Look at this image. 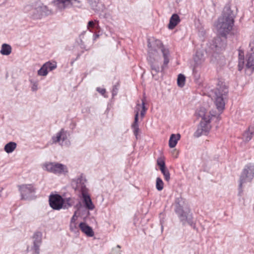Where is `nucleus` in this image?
<instances>
[{
	"instance_id": "f257e3e1",
	"label": "nucleus",
	"mask_w": 254,
	"mask_h": 254,
	"mask_svg": "<svg viewBox=\"0 0 254 254\" xmlns=\"http://www.w3.org/2000/svg\"><path fill=\"white\" fill-rule=\"evenodd\" d=\"M148 58L153 76L160 71L163 72L169 62V51L158 39L148 40Z\"/></svg>"
},
{
	"instance_id": "f03ea898",
	"label": "nucleus",
	"mask_w": 254,
	"mask_h": 254,
	"mask_svg": "<svg viewBox=\"0 0 254 254\" xmlns=\"http://www.w3.org/2000/svg\"><path fill=\"white\" fill-rule=\"evenodd\" d=\"M235 14L230 6L226 5L223 9L222 16L218 19L215 25L218 35L226 37L232 30Z\"/></svg>"
},
{
	"instance_id": "7ed1b4c3",
	"label": "nucleus",
	"mask_w": 254,
	"mask_h": 254,
	"mask_svg": "<svg viewBox=\"0 0 254 254\" xmlns=\"http://www.w3.org/2000/svg\"><path fill=\"white\" fill-rule=\"evenodd\" d=\"M175 211L183 225L188 223L193 228H195V223L193 221L192 214L183 198L176 199Z\"/></svg>"
},
{
	"instance_id": "20e7f679",
	"label": "nucleus",
	"mask_w": 254,
	"mask_h": 254,
	"mask_svg": "<svg viewBox=\"0 0 254 254\" xmlns=\"http://www.w3.org/2000/svg\"><path fill=\"white\" fill-rule=\"evenodd\" d=\"M216 107L220 114L225 108L224 99L228 93V89L225 83L219 81L215 89L212 91Z\"/></svg>"
},
{
	"instance_id": "39448f33",
	"label": "nucleus",
	"mask_w": 254,
	"mask_h": 254,
	"mask_svg": "<svg viewBox=\"0 0 254 254\" xmlns=\"http://www.w3.org/2000/svg\"><path fill=\"white\" fill-rule=\"evenodd\" d=\"M254 178V164L249 163L243 169L240 177L239 193L242 191L243 184L251 182Z\"/></svg>"
},
{
	"instance_id": "423d86ee",
	"label": "nucleus",
	"mask_w": 254,
	"mask_h": 254,
	"mask_svg": "<svg viewBox=\"0 0 254 254\" xmlns=\"http://www.w3.org/2000/svg\"><path fill=\"white\" fill-rule=\"evenodd\" d=\"M52 2L57 9L61 12L69 8H80L82 6L80 0H54Z\"/></svg>"
},
{
	"instance_id": "0eeeda50",
	"label": "nucleus",
	"mask_w": 254,
	"mask_h": 254,
	"mask_svg": "<svg viewBox=\"0 0 254 254\" xmlns=\"http://www.w3.org/2000/svg\"><path fill=\"white\" fill-rule=\"evenodd\" d=\"M50 206L54 210H60L62 208L65 209L71 206L69 203L70 198L66 199V203H64V200L59 194H52L49 196Z\"/></svg>"
},
{
	"instance_id": "6e6552de",
	"label": "nucleus",
	"mask_w": 254,
	"mask_h": 254,
	"mask_svg": "<svg viewBox=\"0 0 254 254\" xmlns=\"http://www.w3.org/2000/svg\"><path fill=\"white\" fill-rule=\"evenodd\" d=\"M140 107H141L142 108V110L140 112V116L142 118H143L145 115L146 111L147 110V109L145 108V101L143 99L142 100L141 105H140L139 103L137 104L135 110V115L134 117V121L133 123L131 125V127L133 129V133L136 138H137L138 133L139 130L138 121Z\"/></svg>"
},
{
	"instance_id": "1a4fd4ad",
	"label": "nucleus",
	"mask_w": 254,
	"mask_h": 254,
	"mask_svg": "<svg viewBox=\"0 0 254 254\" xmlns=\"http://www.w3.org/2000/svg\"><path fill=\"white\" fill-rule=\"evenodd\" d=\"M22 199L31 198L35 193L36 188L33 184H22L18 186Z\"/></svg>"
},
{
	"instance_id": "9d476101",
	"label": "nucleus",
	"mask_w": 254,
	"mask_h": 254,
	"mask_svg": "<svg viewBox=\"0 0 254 254\" xmlns=\"http://www.w3.org/2000/svg\"><path fill=\"white\" fill-rule=\"evenodd\" d=\"M44 170L54 174H62L67 172L66 166L58 163H46L43 165Z\"/></svg>"
},
{
	"instance_id": "9b49d317",
	"label": "nucleus",
	"mask_w": 254,
	"mask_h": 254,
	"mask_svg": "<svg viewBox=\"0 0 254 254\" xmlns=\"http://www.w3.org/2000/svg\"><path fill=\"white\" fill-rule=\"evenodd\" d=\"M211 119L201 120L199 123L197 130L194 133V136L198 137L201 135H207L209 132L211 126L210 125V121Z\"/></svg>"
},
{
	"instance_id": "f8f14e48",
	"label": "nucleus",
	"mask_w": 254,
	"mask_h": 254,
	"mask_svg": "<svg viewBox=\"0 0 254 254\" xmlns=\"http://www.w3.org/2000/svg\"><path fill=\"white\" fill-rule=\"evenodd\" d=\"M86 179L82 176L72 181V185L75 190L81 192L82 194L86 192L87 189L86 188Z\"/></svg>"
},
{
	"instance_id": "ddd939ff",
	"label": "nucleus",
	"mask_w": 254,
	"mask_h": 254,
	"mask_svg": "<svg viewBox=\"0 0 254 254\" xmlns=\"http://www.w3.org/2000/svg\"><path fill=\"white\" fill-rule=\"evenodd\" d=\"M157 164L164 175L165 180L167 182H169L170 179V174L168 169L166 167L164 157L162 156L159 157L157 160Z\"/></svg>"
},
{
	"instance_id": "4468645a",
	"label": "nucleus",
	"mask_w": 254,
	"mask_h": 254,
	"mask_svg": "<svg viewBox=\"0 0 254 254\" xmlns=\"http://www.w3.org/2000/svg\"><path fill=\"white\" fill-rule=\"evenodd\" d=\"M226 37H221L219 35L214 39L212 41V46L215 48L216 51L224 48L226 45Z\"/></svg>"
},
{
	"instance_id": "2eb2a0df",
	"label": "nucleus",
	"mask_w": 254,
	"mask_h": 254,
	"mask_svg": "<svg viewBox=\"0 0 254 254\" xmlns=\"http://www.w3.org/2000/svg\"><path fill=\"white\" fill-rule=\"evenodd\" d=\"M197 116L201 118L202 120L211 119L212 117L215 116L211 112H208L204 107H200L196 112Z\"/></svg>"
},
{
	"instance_id": "dca6fc26",
	"label": "nucleus",
	"mask_w": 254,
	"mask_h": 254,
	"mask_svg": "<svg viewBox=\"0 0 254 254\" xmlns=\"http://www.w3.org/2000/svg\"><path fill=\"white\" fill-rule=\"evenodd\" d=\"M205 60L204 54L201 51H197L194 57V61L195 63L194 68L201 64ZM194 71V69L193 70Z\"/></svg>"
},
{
	"instance_id": "f3484780",
	"label": "nucleus",
	"mask_w": 254,
	"mask_h": 254,
	"mask_svg": "<svg viewBox=\"0 0 254 254\" xmlns=\"http://www.w3.org/2000/svg\"><path fill=\"white\" fill-rule=\"evenodd\" d=\"M79 227L81 231L84 233L88 237H93L94 233L92 228L84 222H81Z\"/></svg>"
},
{
	"instance_id": "a211bd4d",
	"label": "nucleus",
	"mask_w": 254,
	"mask_h": 254,
	"mask_svg": "<svg viewBox=\"0 0 254 254\" xmlns=\"http://www.w3.org/2000/svg\"><path fill=\"white\" fill-rule=\"evenodd\" d=\"M180 17L177 14H173L170 18L168 28L170 29H173L180 22Z\"/></svg>"
},
{
	"instance_id": "6ab92c4d",
	"label": "nucleus",
	"mask_w": 254,
	"mask_h": 254,
	"mask_svg": "<svg viewBox=\"0 0 254 254\" xmlns=\"http://www.w3.org/2000/svg\"><path fill=\"white\" fill-rule=\"evenodd\" d=\"M67 138L66 131L64 129L58 132L56 136L52 137L53 142L54 143L60 142L61 141H64Z\"/></svg>"
},
{
	"instance_id": "aec40b11",
	"label": "nucleus",
	"mask_w": 254,
	"mask_h": 254,
	"mask_svg": "<svg viewBox=\"0 0 254 254\" xmlns=\"http://www.w3.org/2000/svg\"><path fill=\"white\" fill-rule=\"evenodd\" d=\"M246 67L248 68L254 69V52L248 53L246 55Z\"/></svg>"
},
{
	"instance_id": "412c9836",
	"label": "nucleus",
	"mask_w": 254,
	"mask_h": 254,
	"mask_svg": "<svg viewBox=\"0 0 254 254\" xmlns=\"http://www.w3.org/2000/svg\"><path fill=\"white\" fill-rule=\"evenodd\" d=\"M82 196L85 207L89 210H93L94 208V205L93 204L90 196L86 193H83Z\"/></svg>"
},
{
	"instance_id": "4be33fe9",
	"label": "nucleus",
	"mask_w": 254,
	"mask_h": 254,
	"mask_svg": "<svg viewBox=\"0 0 254 254\" xmlns=\"http://www.w3.org/2000/svg\"><path fill=\"white\" fill-rule=\"evenodd\" d=\"M181 138V135L179 133L171 134L169 140V146L170 148H174L177 144L178 140Z\"/></svg>"
},
{
	"instance_id": "5701e85b",
	"label": "nucleus",
	"mask_w": 254,
	"mask_h": 254,
	"mask_svg": "<svg viewBox=\"0 0 254 254\" xmlns=\"http://www.w3.org/2000/svg\"><path fill=\"white\" fill-rule=\"evenodd\" d=\"M254 133V130L253 128L249 127V128L245 131L243 135V139L246 142L249 141L253 137Z\"/></svg>"
},
{
	"instance_id": "b1692460",
	"label": "nucleus",
	"mask_w": 254,
	"mask_h": 254,
	"mask_svg": "<svg viewBox=\"0 0 254 254\" xmlns=\"http://www.w3.org/2000/svg\"><path fill=\"white\" fill-rule=\"evenodd\" d=\"M12 49L11 46L7 44H3L0 53L2 55L8 56L11 53Z\"/></svg>"
},
{
	"instance_id": "393cba45",
	"label": "nucleus",
	"mask_w": 254,
	"mask_h": 254,
	"mask_svg": "<svg viewBox=\"0 0 254 254\" xmlns=\"http://www.w3.org/2000/svg\"><path fill=\"white\" fill-rule=\"evenodd\" d=\"M31 17L33 19H41L42 17V14L40 6L37 8L32 9L31 12Z\"/></svg>"
},
{
	"instance_id": "a878e982",
	"label": "nucleus",
	"mask_w": 254,
	"mask_h": 254,
	"mask_svg": "<svg viewBox=\"0 0 254 254\" xmlns=\"http://www.w3.org/2000/svg\"><path fill=\"white\" fill-rule=\"evenodd\" d=\"M16 146L17 144L15 142H10L5 145L4 150L6 153H10L15 149Z\"/></svg>"
},
{
	"instance_id": "bb28decb",
	"label": "nucleus",
	"mask_w": 254,
	"mask_h": 254,
	"mask_svg": "<svg viewBox=\"0 0 254 254\" xmlns=\"http://www.w3.org/2000/svg\"><path fill=\"white\" fill-rule=\"evenodd\" d=\"M244 65V53L243 51L239 50V64L238 68L239 70L241 71Z\"/></svg>"
},
{
	"instance_id": "cd10ccee",
	"label": "nucleus",
	"mask_w": 254,
	"mask_h": 254,
	"mask_svg": "<svg viewBox=\"0 0 254 254\" xmlns=\"http://www.w3.org/2000/svg\"><path fill=\"white\" fill-rule=\"evenodd\" d=\"M88 2L90 5L91 8L95 11H99L98 4L100 0H87Z\"/></svg>"
},
{
	"instance_id": "c85d7f7f",
	"label": "nucleus",
	"mask_w": 254,
	"mask_h": 254,
	"mask_svg": "<svg viewBox=\"0 0 254 254\" xmlns=\"http://www.w3.org/2000/svg\"><path fill=\"white\" fill-rule=\"evenodd\" d=\"M42 234L40 232H36L33 235L34 242L33 243L41 244Z\"/></svg>"
},
{
	"instance_id": "c756f323",
	"label": "nucleus",
	"mask_w": 254,
	"mask_h": 254,
	"mask_svg": "<svg viewBox=\"0 0 254 254\" xmlns=\"http://www.w3.org/2000/svg\"><path fill=\"white\" fill-rule=\"evenodd\" d=\"M44 65L47 69V70L48 72L49 71H52V70H54L57 66V63L55 62H47L45 64H44Z\"/></svg>"
},
{
	"instance_id": "7c9ffc66",
	"label": "nucleus",
	"mask_w": 254,
	"mask_h": 254,
	"mask_svg": "<svg viewBox=\"0 0 254 254\" xmlns=\"http://www.w3.org/2000/svg\"><path fill=\"white\" fill-rule=\"evenodd\" d=\"M186 81V77L184 75L179 74L177 79L178 85L180 87H183L185 85Z\"/></svg>"
},
{
	"instance_id": "2f4dec72",
	"label": "nucleus",
	"mask_w": 254,
	"mask_h": 254,
	"mask_svg": "<svg viewBox=\"0 0 254 254\" xmlns=\"http://www.w3.org/2000/svg\"><path fill=\"white\" fill-rule=\"evenodd\" d=\"M40 9H41L42 16L43 15H48L52 14V11L49 9L48 7L46 5L40 6Z\"/></svg>"
},
{
	"instance_id": "473e14b6",
	"label": "nucleus",
	"mask_w": 254,
	"mask_h": 254,
	"mask_svg": "<svg viewBox=\"0 0 254 254\" xmlns=\"http://www.w3.org/2000/svg\"><path fill=\"white\" fill-rule=\"evenodd\" d=\"M156 188L159 191L162 190L164 188V183L162 180L159 177L156 179Z\"/></svg>"
},
{
	"instance_id": "72a5a7b5",
	"label": "nucleus",
	"mask_w": 254,
	"mask_h": 254,
	"mask_svg": "<svg viewBox=\"0 0 254 254\" xmlns=\"http://www.w3.org/2000/svg\"><path fill=\"white\" fill-rule=\"evenodd\" d=\"M48 73L47 69L44 64L38 71V74L40 76H46L47 75Z\"/></svg>"
},
{
	"instance_id": "f704fd0d",
	"label": "nucleus",
	"mask_w": 254,
	"mask_h": 254,
	"mask_svg": "<svg viewBox=\"0 0 254 254\" xmlns=\"http://www.w3.org/2000/svg\"><path fill=\"white\" fill-rule=\"evenodd\" d=\"M30 82L32 84L31 90L32 91H36L38 90V82L36 81H34L33 80H30Z\"/></svg>"
},
{
	"instance_id": "c9c22d12",
	"label": "nucleus",
	"mask_w": 254,
	"mask_h": 254,
	"mask_svg": "<svg viewBox=\"0 0 254 254\" xmlns=\"http://www.w3.org/2000/svg\"><path fill=\"white\" fill-rule=\"evenodd\" d=\"M41 244H35L33 243V246L32 247V250L34 251V254H40V246Z\"/></svg>"
},
{
	"instance_id": "e433bc0d",
	"label": "nucleus",
	"mask_w": 254,
	"mask_h": 254,
	"mask_svg": "<svg viewBox=\"0 0 254 254\" xmlns=\"http://www.w3.org/2000/svg\"><path fill=\"white\" fill-rule=\"evenodd\" d=\"M120 249L121 246L120 245H117L116 248L112 250L111 254H121V251L120 250Z\"/></svg>"
},
{
	"instance_id": "4c0bfd02",
	"label": "nucleus",
	"mask_w": 254,
	"mask_h": 254,
	"mask_svg": "<svg viewBox=\"0 0 254 254\" xmlns=\"http://www.w3.org/2000/svg\"><path fill=\"white\" fill-rule=\"evenodd\" d=\"M95 23L93 21H89L87 25V28L89 29L90 31H91L92 28H94L95 27Z\"/></svg>"
},
{
	"instance_id": "58836bf2",
	"label": "nucleus",
	"mask_w": 254,
	"mask_h": 254,
	"mask_svg": "<svg viewBox=\"0 0 254 254\" xmlns=\"http://www.w3.org/2000/svg\"><path fill=\"white\" fill-rule=\"evenodd\" d=\"M97 91L102 95H104L106 93V90L104 88H101L100 87L97 88Z\"/></svg>"
},
{
	"instance_id": "ea45409f",
	"label": "nucleus",
	"mask_w": 254,
	"mask_h": 254,
	"mask_svg": "<svg viewBox=\"0 0 254 254\" xmlns=\"http://www.w3.org/2000/svg\"><path fill=\"white\" fill-rule=\"evenodd\" d=\"M249 46L251 48V51L249 52L248 53L254 52V42H251Z\"/></svg>"
},
{
	"instance_id": "a19ab883",
	"label": "nucleus",
	"mask_w": 254,
	"mask_h": 254,
	"mask_svg": "<svg viewBox=\"0 0 254 254\" xmlns=\"http://www.w3.org/2000/svg\"><path fill=\"white\" fill-rule=\"evenodd\" d=\"M117 90H118V88L117 87L115 86L113 89V91H112V95L113 96H115L117 95Z\"/></svg>"
},
{
	"instance_id": "79ce46f5",
	"label": "nucleus",
	"mask_w": 254,
	"mask_h": 254,
	"mask_svg": "<svg viewBox=\"0 0 254 254\" xmlns=\"http://www.w3.org/2000/svg\"><path fill=\"white\" fill-rule=\"evenodd\" d=\"M74 217H75V214L71 218V222H73L75 221Z\"/></svg>"
}]
</instances>
